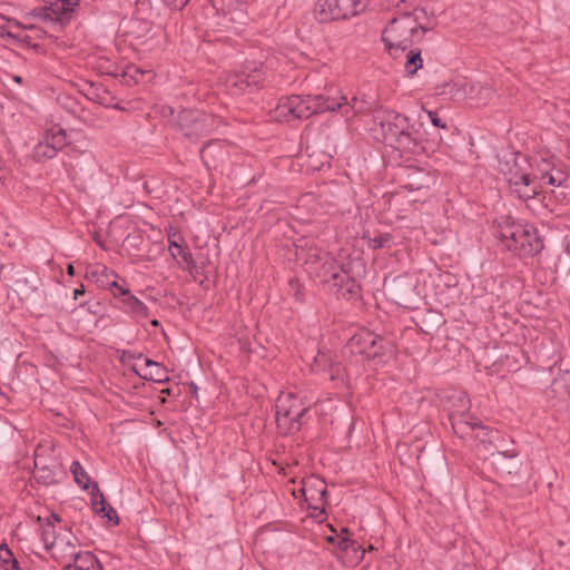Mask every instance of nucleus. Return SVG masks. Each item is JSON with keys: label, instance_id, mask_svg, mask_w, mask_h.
Segmentation results:
<instances>
[{"label": "nucleus", "instance_id": "nucleus-1", "mask_svg": "<svg viewBox=\"0 0 570 570\" xmlns=\"http://www.w3.org/2000/svg\"><path fill=\"white\" fill-rule=\"evenodd\" d=\"M387 6L395 9V13L382 32V41L387 52L396 58L399 53L405 52L423 39L432 29L433 19L424 8L415 7L409 10L405 0H397Z\"/></svg>", "mask_w": 570, "mask_h": 570}, {"label": "nucleus", "instance_id": "nucleus-2", "mask_svg": "<svg viewBox=\"0 0 570 570\" xmlns=\"http://www.w3.org/2000/svg\"><path fill=\"white\" fill-rule=\"evenodd\" d=\"M374 120L379 122L384 140L403 154L420 155L424 151L419 130L410 119L394 110L377 109Z\"/></svg>", "mask_w": 570, "mask_h": 570}, {"label": "nucleus", "instance_id": "nucleus-3", "mask_svg": "<svg viewBox=\"0 0 570 570\" xmlns=\"http://www.w3.org/2000/svg\"><path fill=\"white\" fill-rule=\"evenodd\" d=\"M342 100L344 99H335L325 95H293L279 100L275 108V118L287 122L307 119L314 114L336 111V108L344 105Z\"/></svg>", "mask_w": 570, "mask_h": 570}, {"label": "nucleus", "instance_id": "nucleus-4", "mask_svg": "<svg viewBox=\"0 0 570 570\" xmlns=\"http://www.w3.org/2000/svg\"><path fill=\"white\" fill-rule=\"evenodd\" d=\"M500 237L507 248L520 257H532L543 248V243L532 226L507 224L501 227Z\"/></svg>", "mask_w": 570, "mask_h": 570}, {"label": "nucleus", "instance_id": "nucleus-5", "mask_svg": "<svg viewBox=\"0 0 570 570\" xmlns=\"http://www.w3.org/2000/svg\"><path fill=\"white\" fill-rule=\"evenodd\" d=\"M308 405L293 392H282L276 401V424L282 434L298 431L301 419L307 412Z\"/></svg>", "mask_w": 570, "mask_h": 570}, {"label": "nucleus", "instance_id": "nucleus-6", "mask_svg": "<svg viewBox=\"0 0 570 570\" xmlns=\"http://www.w3.org/2000/svg\"><path fill=\"white\" fill-rule=\"evenodd\" d=\"M265 76L263 65L252 61L247 62L240 70L228 72L224 78V83L232 95L248 94L263 83Z\"/></svg>", "mask_w": 570, "mask_h": 570}, {"label": "nucleus", "instance_id": "nucleus-7", "mask_svg": "<svg viewBox=\"0 0 570 570\" xmlns=\"http://www.w3.org/2000/svg\"><path fill=\"white\" fill-rule=\"evenodd\" d=\"M352 353L360 354L366 358H376L386 354H393L394 344L380 335L367 330H361L348 341Z\"/></svg>", "mask_w": 570, "mask_h": 570}, {"label": "nucleus", "instance_id": "nucleus-8", "mask_svg": "<svg viewBox=\"0 0 570 570\" xmlns=\"http://www.w3.org/2000/svg\"><path fill=\"white\" fill-rule=\"evenodd\" d=\"M366 8L362 0H318L315 12L321 22H328L355 17Z\"/></svg>", "mask_w": 570, "mask_h": 570}, {"label": "nucleus", "instance_id": "nucleus-9", "mask_svg": "<svg viewBox=\"0 0 570 570\" xmlns=\"http://www.w3.org/2000/svg\"><path fill=\"white\" fill-rule=\"evenodd\" d=\"M512 161V166H510L509 161L505 163L508 169L501 168L510 188L520 199L528 200L534 198L541 191L542 185L518 167L517 157H513Z\"/></svg>", "mask_w": 570, "mask_h": 570}, {"label": "nucleus", "instance_id": "nucleus-10", "mask_svg": "<svg viewBox=\"0 0 570 570\" xmlns=\"http://www.w3.org/2000/svg\"><path fill=\"white\" fill-rule=\"evenodd\" d=\"M178 125L187 138L198 139L214 130L216 119L213 115L204 111L183 110L179 114Z\"/></svg>", "mask_w": 570, "mask_h": 570}, {"label": "nucleus", "instance_id": "nucleus-11", "mask_svg": "<svg viewBox=\"0 0 570 570\" xmlns=\"http://www.w3.org/2000/svg\"><path fill=\"white\" fill-rule=\"evenodd\" d=\"M299 492L307 503L309 509L320 510L321 513L325 512V494L326 484L324 480L318 476L311 475L302 480Z\"/></svg>", "mask_w": 570, "mask_h": 570}, {"label": "nucleus", "instance_id": "nucleus-12", "mask_svg": "<svg viewBox=\"0 0 570 570\" xmlns=\"http://www.w3.org/2000/svg\"><path fill=\"white\" fill-rule=\"evenodd\" d=\"M37 521L40 523L41 540L47 551L56 550L53 556L57 557L62 552V547H67V542L57 532V525L61 522L57 513H50L47 517H38Z\"/></svg>", "mask_w": 570, "mask_h": 570}, {"label": "nucleus", "instance_id": "nucleus-13", "mask_svg": "<svg viewBox=\"0 0 570 570\" xmlns=\"http://www.w3.org/2000/svg\"><path fill=\"white\" fill-rule=\"evenodd\" d=\"M449 419L454 433L461 439L479 436L487 432L482 422L473 417L468 411H451Z\"/></svg>", "mask_w": 570, "mask_h": 570}, {"label": "nucleus", "instance_id": "nucleus-14", "mask_svg": "<svg viewBox=\"0 0 570 570\" xmlns=\"http://www.w3.org/2000/svg\"><path fill=\"white\" fill-rule=\"evenodd\" d=\"M79 2L80 0H55L50 6L41 9L40 16L46 20L65 24L71 20L72 12Z\"/></svg>", "mask_w": 570, "mask_h": 570}, {"label": "nucleus", "instance_id": "nucleus-15", "mask_svg": "<svg viewBox=\"0 0 570 570\" xmlns=\"http://www.w3.org/2000/svg\"><path fill=\"white\" fill-rule=\"evenodd\" d=\"M114 297L119 301L124 312L132 314L138 320L148 317V307L132 295L128 287L124 286L119 292H114Z\"/></svg>", "mask_w": 570, "mask_h": 570}, {"label": "nucleus", "instance_id": "nucleus-16", "mask_svg": "<svg viewBox=\"0 0 570 570\" xmlns=\"http://www.w3.org/2000/svg\"><path fill=\"white\" fill-rule=\"evenodd\" d=\"M200 155L206 166L217 168L228 158V145L220 140L209 141L203 146Z\"/></svg>", "mask_w": 570, "mask_h": 570}, {"label": "nucleus", "instance_id": "nucleus-17", "mask_svg": "<svg viewBox=\"0 0 570 570\" xmlns=\"http://www.w3.org/2000/svg\"><path fill=\"white\" fill-rule=\"evenodd\" d=\"M327 285L337 296L343 298H351L360 289L355 278L344 267L337 273V277L335 276Z\"/></svg>", "mask_w": 570, "mask_h": 570}, {"label": "nucleus", "instance_id": "nucleus-18", "mask_svg": "<svg viewBox=\"0 0 570 570\" xmlns=\"http://www.w3.org/2000/svg\"><path fill=\"white\" fill-rule=\"evenodd\" d=\"M67 547L71 549L69 553L73 559L72 563H66L63 570H102L96 556L89 551H75V546L67 541Z\"/></svg>", "mask_w": 570, "mask_h": 570}, {"label": "nucleus", "instance_id": "nucleus-19", "mask_svg": "<svg viewBox=\"0 0 570 570\" xmlns=\"http://www.w3.org/2000/svg\"><path fill=\"white\" fill-rule=\"evenodd\" d=\"M91 505L97 514H100L102 518L108 519V521H111L114 524L119 523V518L117 515L116 510L107 503L97 483H95L91 493Z\"/></svg>", "mask_w": 570, "mask_h": 570}, {"label": "nucleus", "instance_id": "nucleus-20", "mask_svg": "<svg viewBox=\"0 0 570 570\" xmlns=\"http://www.w3.org/2000/svg\"><path fill=\"white\" fill-rule=\"evenodd\" d=\"M328 252H323L318 246L311 244L302 246L296 255L299 259L308 266L311 273L314 272L315 266H318L328 255Z\"/></svg>", "mask_w": 570, "mask_h": 570}, {"label": "nucleus", "instance_id": "nucleus-21", "mask_svg": "<svg viewBox=\"0 0 570 570\" xmlns=\"http://www.w3.org/2000/svg\"><path fill=\"white\" fill-rule=\"evenodd\" d=\"M434 183V176L421 168H409L407 169V183L405 187L411 190H420L429 188Z\"/></svg>", "mask_w": 570, "mask_h": 570}, {"label": "nucleus", "instance_id": "nucleus-22", "mask_svg": "<svg viewBox=\"0 0 570 570\" xmlns=\"http://www.w3.org/2000/svg\"><path fill=\"white\" fill-rule=\"evenodd\" d=\"M343 266L338 265L335 258L328 254L327 257L314 268V274L324 284H328L334 277H337V273Z\"/></svg>", "mask_w": 570, "mask_h": 570}, {"label": "nucleus", "instance_id": "nucleus-23", "mask_svg": "<svg viewBox=\"0 0 570 570\" xmlns=\"http://www.w3.org/2000/svg\"><path fill=\"white\" fill-rule=\"evenodd\" d=\"M505 440L494 441L491 445V450L489 452L493 458L494 464H500L504 459H515L518 456V451L514 448H507L503 444Z\"/></svg>", "mask_w": 570, "mask_h": 570}, {"label": "nucleus", "instance_id": "nucleus-24", "mask_svg": "<svg viewBox=\"0 0 570 570\" xmlns=\"http://www.w3.org/2000/svg\"><path fill=\"white\" fill-rule=\"evenodd\" d=\"M335 99L343 98L342 102L344 104L341 108H336V110H341L342 115L345 117L356 116L358 114H363L366 110V102L364 100H360L357 97H353L352 101L348 102L346 97L337 96Z\"/></svg>", "mask_w": 570, "mask_h": 570}, {"label": "nucleus", "instance_id": "nucleus-25", "mask_svg": "<svg viewBox=\"0 0 570 570\" xmlns=\"http://www.w3.org/2000/svg\"><path fill=\"white\" fill-rule=\"evenodd\" d=\"M43 139L47 140L57 151L68 145L66 130L58 127H52L47 130Z\"/></svg>", "mask_w": 570, "mask_h": 570}, {"label": "nucleus", "instance_id": "nucleus-26", "mask_svg": "<svg viewBox=\"0 0 570 570\" xmlns=\"http://www.w3.org/2000/svg\"><path fill=\"white\" fill-rule=\"evenodd\" d=\"M147 373L144 374L146 380H151L154 382H165L168 381L167 371L159 363L154 362L149 358L145 360Z\"/></svg>", "mask_w": 570, "mask_h": 570}, {"label": "nucleus", "instance_id": "nucleus-27", "mask_svg": "<svg viewBox=\"0 0 570 570\" xmlns=\"http://www.w3.org/2000/svg\"><path fill=\"white\" fill-rule=\"evenodd\" d=\"M337 548L346 553H352L353 559L356 561L362 560L365 553L361 544L350 537H342L337 541Z\"/></svg>", "mask_w": 570, "mask_h": 570}, {"label": "nucleus", "instance_id": "nucleus-28", "mask_svg": "<svg viewBox=\"0 0 570 570\" xmlns=\"http://www.w3.org/2000/svg\"><path fill=\"white\" fill-rule=\"evenodd\" d=\"M0 566L3 570H21L7 543L0 544Z\"/></svg>", "mask_w": 570, "mask_h": 570}, {"label": "nucleus", "instance_id": "nucleus-29", "mask_svg": "<svg viewBox=\"0 0 570 570\" xmlns=\"http://www.w3.org/2000/svg\"><path fill=\"white\" fill-rule=\"evenodd\" d=\"M483 429L487 431L485 433H481L479 436L472 438L478 440L487 451L491 450V445L494 441H504V435H502L498 430L490 429L485 425H483Z\"/></svg>", "mask_w": 570, "mask_h": 570}, {"label": "nucleus", "instance_id": "nucleus-30", "mask_svg": "<svg viewBox=\"0 0 570 570\" xmlns=\"http://www.w3.org/2000/svg\"><path fill=\"white\" fill-rule=\"evenodd\" d=\"M57 153L58 151L45 139L40 140L33 148V157L38 161L51 159Z\"/></svg>", "mask_w": 570, "mask_h": 570}, {"label": "nucleus", "instance_id": "nucleus-31", "mask_svg": "<svg viewBox=\"0 0 570 570\" xmlns=\"http://www.w3.org/2000/svg\"><path fill=\"white\" fill-rule=\"evenodd\" d=\"M423 66V59L420 50H410L406 53V61L404 65L405 71L409 75H415Z\"/></svg>", "mask_w": 570, "mask_h": 570}, {"label": "nucleus", "instance_id": "nucleus-32", "mask_svg": "<svg viewBox=\"0 0 570 570\" xmlns=\"http://www.w3.org/2000/svg\"><path fill=\"white\" fill-rule=\"evenodd\" d=\"M70 471L73 474L77 484L83 489L89 488L90 478L86 470L78 461H73L70 465Z\"/></svg>", "mask_w": 570, "mask_h": 570}, {"label": "nucleus", "instance_id": "nucleus-33", "mask_svg": "<svg viewBox=\"0 0 570 570\" xmlns=\"http://www.w3.org/2000/svg\"><path fill=\"white\" fill-rule=\"evenodd\" d=\"M91 99L99 105L106 106V107H114L118 108L117 105L112 104L114 98L111 97L110 92L102 87L95 88L91 92Z\"/></svg>", "mask_w": 570, "mask_h": 570}, {"label": "nucleus", "instance_id": "nucleus-34", "mask_svg": "<svg viewBox=\"0 0 570 570\" xmlns=\"http://www.w3.org/2000/svg\"><path fill=\"white\" fill-rule=\"evenodd\" d=\"M176 236H177L176 234L168 236L169 250H170L173 257L176 258L177 256H180L187 263V262H189L191 255L184 250L183 246L176 239Z\"/></svg>", "mask_w": 570, "mask_h": 570}, {"label": "nucleus", "instance_id": "nucleus-35", "mask_svg": "<svg viewBox=\"0 0 570 570\" xmlns=\"http://www.w3.org/2000/svg\"><path fill=\"white\" fill-rule=\"evenodd\" d=\"M101 276H115V272L109 269L105 265H95L90 268H88L86 273V277L90 279H95L97 283H99V277Z\"/></svg>", "mask_w": 570, "mask_h": 570}, {"label": "nucleus", "instance_id": "nucleus-36", "mask_svg": "<svg viewBox=\"0 0 570 570\" xmlns=\"http://www.w3.org/2000/svg\"><path fill=\"white\" fill-rule=\"evenodd\" d=\"M118 275L115 273V276H101L99 277L98 285L101 287H108L111 293L119 292V288H122L125 284L118 283Z\"/></svg>", "mask_w": 570, "mask_h": 570}, {"label": "nucleus", "instance_id": "nucleus-37", "mask_svg": "<svg viewBox=\"0 0 570 570\" xmlns=\"http://www.w3.org/2000/svg\"><path fill=\"white\" fill-rule=\"evenodd\" d=\"M22 27L19 22L9 21V30H4L3 27H0V37H4V35L18 39H23L21 35Z\"/></svg>", "mask_w": 570, "mask_h": 570}, {"label": "nucleus", "instance_id": "nucleus-38", "mask_svg": "<svg viewBox=\"0 0 570 570\" xmlns=\"http://www.w3.org/2000/svg\"><path fill=\"white\" fill-rule=\"evenodd\" d=\"M328 361L330 357L325 353L318 352L317 355L314 357V362L311 366L312 371L320 372L321 370H325Z\"/></svg>", "mask_w": 570, "mask_h": 570}, {"label": "nucleus", "instance_id": "nucleus-39", "mask_svg": "<svg viewBox=\"0 0 570 570\" xmlns=\"http://www.w3.org/2000/svg\"><path fill=\"white\" fill-rule=\"evenodd\" d=\"M390 234H382L371 239L370 244L373 248H382L391 240Z\"/></svg>", "mask_w": 570, "mask_h": 570}, {"label": "nucleus", "instance_id": "nucleus-40", "mask_svg": "<svg viewBox=\"0 0 570 570\" xmlns=\"http://www.w3.org/2000/svg\"><path fill=\"white\" fill-rule=\"evenodd\" d=\"M164 2L171 9L181 10L189 0H164Z\"/></svg>", "mask_w": 570, "mask_h": 570}, {"label": "nucleus", "instance_id": "nucleus-41", "mask_svg": "<svg viewBox=\"0 0 570 570\" xmlns=\"http://www.w3.org/2000/svg\"><path fill=\"white\" fill-rule=\"evenodd\" d=\"M541 178L544 180V179H548L547 180V184L551 185V186H560L561 183H562V178L561 177H556L551 174H542Z\"/></svg>", "mask_w": 570, "mask_h": 570}, {"label": "nucleus", "instance_id": "nucleus-42", "mask_svg": "<svg viewBox=\"0 0 570 570\" xmlns=\"http://www.w3.org/2000/svg\"><path fill=\"white\" fill-rule=\"evenodd\" d=\"M399 287H400V283L395 282L394 287H393V295H394L395 301L399 304L403 305L406 302V297L404 294L399 293V291H397Z\"/></svg>", "mask_w": 570, "mask_h": 570}, {"label": "nucleus", "instance_id": "nucleus-43", "mask_svg": "<svg viewBox=\"0 0 570 570\" xmlns=\"http://www.w3.org/2000/svg\"><path fill=\"white\" fill-rule=\"evenodd\" d=\"M432 124L438 128H445V124L434 112H429Z\"/></svg>", "mask_w": 570, "mask_h": 570}, {"label": "nucleus", "instance_id": "nucleus-44", "mask_svg": "<svg viewBox=\"0 0 570 570\" xmlns=\"http://www.w3.org/2000/svg\"><path fill=\"white\" fill-rule=\"evenodd\" d=\"M83 294H85V288H83V286H80L79 288H76V289L73 291V299H78V297H79L80 295H83Z\"/></svg>", "mask_w": 570, "mask_h": 570}, {"label": "nucleus", "instance_id": "nucleus-45", "mask_svg": "<svg viewBox=\"0 0 570 570\" xmlns=\"http://www.w3.org/2000/svg\"><path fill=\"white\" fill-rule=\"evenodd\" d=\"M460 401L462 402L463 407H465V409H468V407H469V403H470V401H469V399L466 397V395H465V394H462V395L460 396Z\"/></svg>", "mask_w": 570, "mask_h": 570}, {"label": "nucleus", "instance_id": "nucleus-46", "mask_svg": "<svg viewBox=\"0 0 570 570\" xmlns=\"http://www.w3.org/2000/svg\"><path fill=\"white\" fill-rule=\"evenodd\" d=\"M342 537H350V532H348V529H347V528H342V529H341V532H340V534L337 535V541H338Z\"/></svg>", "mask_w": 570, "mask_h": 570}, {"label": "nucleus", "instance_id": "nucleus-47", "mask_svg": "<svg viewBox=\"0 0 570 570\" xmlns=\"http://www.w3.org/2000/svg\"><path fill=\"white\" fill-rule=\"evenodd\" d=\"M67 273H68L69 275H71V276H72V275H75V267H73V265H72V264H69V265L67 266Z\"/></svg>", "mask_w": 570, "mask_h": 570}, {"label": "nucleus", "instance_id": "nucleus-48", "mask_svg": "<svg viewBox=\"0 0 570 570\" xmlns=\"http://www.w3.org/2000/svg\"><path fill=\"white\" fill-rule=\"evenodd\" d=\"M150 323L155 327L159 326V322L157 320H153Z\"/></svg>", "mask_w": 570, "mask_h": 570}, {"label": "nucleus", "instance_id": "nucleus-49", "mask_svg": "<svg viewBox=\"0 0 570 570\" xmlns=\"http://www.w3.org/2000/svg\"><path fill=\"white\" fill-rule=\"evenodd\" d=\"M335 377V374H334V371H333V366H331V374H330V379L331 380H334Z\"/></svg>", "mask_w": 570, "mask_h": 570}, {"label": "nucleus", "instance_id": "nucleus-50", "mask_svg": "<svg viewBox=\"0 0 570 570\" xmlns=\"http://www.w3.org/2000/svg\"><path fill=\"white\" fill-rule=\"evenodd\" d=\"M362 2L367 7L370 4V0H362Z\"/></svg>", "mask_w": 570, "mask_h": 570}, {"label": "nucleus", "instance_id": "nucleus-51", "mask_svg": "<svg viewBox=\"0 0 570 570\" xmlns=\"http://www.w3.org/2000/svg\"><path fill=\"white\" fill-rule=\"evenodd\" d=\"M14 80H16L17 82H21V77H19V76H18V77H14Z\"/></svg>", "mask_w": 570, "mask_h": 570}, {"label": "nucleus", "instance_id": "nucleus-52", "mask_svg": "<svg viewBox=\"0 0 570 570\" xmlns=\"http://www.w3.org/2000/svg\"><path fill=\"white\" fill-rule=\"evenodd\" d=\"M106 72H107V73H109V75H114V76L116 75V73H115L114 71H111V70H107Z\"/></svg>", "mask_w": 570, "mask_h": 570}]
</instances>
